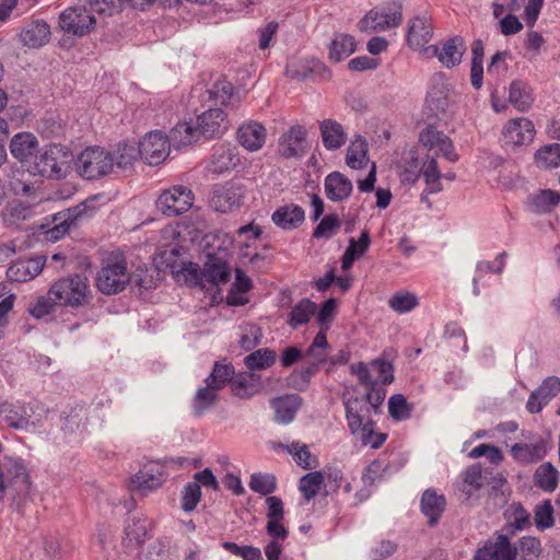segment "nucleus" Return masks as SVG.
I'll return each instance as SVG.
<instances>
[{"instance_id":"nucleus-1","label":"nucleus","mask_w":560,"mask_h":560,"mask_svg":"<svg viewBox=\"0 0 560 560\" xmlns=\"http://www.w3.org/2000/svg\"><path fill=\"white\" fill-rule=\"evenodd\" d=\"M233 91L232 83L219 80L202 94V100L209 103V108L197 117L199 132L203 137L209 139L220 137L229 129L228 114L222 108L212 106H226L233 96Z\"/></svg>"},{"instance_id":"nucleus-2","label":"nucleus","mask_w":560,"mask_h":560,"mask_svg":"<svg viewBox=\"0 0 560 560\" xmlns=\"http://www.w3.org/2000/svg\"><path fill=\"white\" fill-rule=\"evenodd\" d=\"M350 370L358 377L360 384L366 387V393L361 398L365 399L370 410L373 409L377 413L386 396L384 385L394 381L393 365L385 360L377 359L373 361L371 369L360 362L352 364Z\"/></svg>"},{"instance_id":"nucleus-3","label":"nucleus","mask_w":560,"mask_h":560,"mask_svg":"<svg viewBox=\"0 0 560 560\" xmlns=\"http://www.w3.org/2000/svg\"><path fill=\"white\" fill-rule=\"evenodd\" d=\"M47 417V408L37 400L4 401L0 404V424L16 430H27L39 425Z\"/></svg>"},{"instance_id":"nucleus-4","label":"nucleus","mask_w":560,"mask_h":560,"mask_svg":"<svg viewBox=\"0 0 560 560\" xmlns=\"http://www.w3.org/2000/svg\"><path fill=\"white\" fill-rule=\"evenodd\" d=\"M31 487L30 476L24 462L18 457H4L0 462V502L7 489L14 492L13 499L24 497Z\"/></svg>"},{"instance_id":"nucleus-5","label":"nucleus","mask_w":560,"mask_h":560,"mask_svg":"<svg viewBox=\"0 0 560 560\" xmlns=\"http://www.w3.org/2000/svg\"><path fill=\"white\" fill-rule=\"evenodd\" d=\"M89 284L85 277L68 276L57 280L49 289V296L57 305L77 307L86 302Z\"/></svg>"},{"instance_id":"nucleus-6","label":"nucleus","mask_w":560,"mask_h":560,"mask_svg":"<svg viewBox=\"0 0 560 560\" xmlns=\"http://www.w3.org/2000/svg\"><path fill=\"white\" fill-rule=\"evenodd\" d=\"M114 168V155L100 147L83 150L77 160L79 175L88 180L98 179Z\"/></svg>"},{"instance_id":"nucleus-7","label":"nucleus","mask_w":560,"mask_h":560,"mask_svg":"<svg viewBox=\"0 0 560 560\" xmlns=\"http://www.w3.org/2000/svg\"><path fill=\"white\" fill-rule=\"evenodd\" d=\"M130 281L125 259H108L96 276L97 289L107 295L121 292Z\"/></svg>"},{"instance_id":"nucleus-8","label":"nucleus","mask_w":560,"mask_h":560,"mask_svg":"<svg viewBox=\"0 0 560 560\" xmlns=\"http://www.w3.org/2000/svg\"><path fill=\"white\" fill-rule=\"evenodd\" d=\"M59 26L67 34L82 37L95 30L96 18L91 9L79 3L59 14Z\"/></svg>"},{"instance_id":"nucleus-9","label":"nucleus","mask_w":560,"mask_h":560,"mask_svg":"<svg viewBox=\"0 0 560 560\" xmlns=\"http://www.w3.org/2000/svg\"><path fill=\"white\" fill-rule=\"evenodd\" d=\"M194 192L182 185L164 189L156 199V208L166 217L174 218L187 212L194 203Z\"/></svg>"},{"instance_id":"nucleus-10","label":"nucleus","mask_w":560,"mask_h":560,"mask_svg":"<svg viewBox=\"0 0 560 560\" xmlns=\"http://www.w3.org/2000/svg\"><path fill=\"white\" fill-rule=\"evenodd\" d=\"M71 154L60 144H51L37 158L35 170L44 177L59 179L66 176Z\"/></svg>"},{"instance_id":"nucleus-11","label":"nucleus","mask_w":560,"mask_h":560,"mask_svg":"<svg viewBox=\"0 0 560 560\" xmlns=\"http://www.w3.org/2000/svg\"><path fill=\"white\" fill-rule=\"evenodd\" d=\"M419 143L427 150L428 154L433 152L431 156L438 158V155H441L451 163H455L459 159L451 138L432 125L420 132Z\"/></svg>"},{"instance_id":"nucleus-12","label":"nucleus","mask_w":560,"mask_h":560,"mask_svg":"<svg viewBox=\"0 0 560 560\" xmlns=\"http://www.w3.org/2000/svg\"><path fill=\"white\" fill-rule=\"evenodd\" d=\"M474 560H515V552L509 534L494 532L475 551Z\"/></svg>"},{"instance_id":"nucleus-13","label":"nucleus","mask_w":560,"mask_h":560,"mask_svg":"<svg viewBox=\"0 0 560 560\" xmlns=\"http://www.w3.org/2000/svg\"><path fill=\"white\" fill-rule=\"evenodd\" d=\"M196 284L206 287V282L212 285L224 284L230 280V268L226 261L213 254L207 256L201 271L194 269L189 271Z\"/></svg>"},{"instance_id":"nucleus-14","label":"nucleus","mask_w":560,"mask_h":560,"mask_svg":"<svg viewBox=\"0 0 560 560\" xmlns=\"http://www.w3.org/2000/svg\"><path fill=\"white\" fill-rule=\"evenodd\" d=\"M101 198H103L102 195H94L75 207L67 209L63 213H59V217L55 219V221L59 220V222L48 232L50 237L58 240L68 233L71 225L75 224L80 218L89 215L96 209L95 203Z\"/></svg>"},{"instance_id":"nucleus-15","label":"nucleus","mask_w":560,"mask_h":560,"mask_svg":"<svg viewBox=\"0 0 560 560\" xmlns=\"http://www.w3.org/2000/svg\"><path fill=\"white\" fill-rule=\"evenodd\" d=\"M140 158L149 165L162 163L170 154L171 143L160 130L150 131L139 142Z\"/></svg>"},{"instance_id":"nucleus-16","label":"nucleus","mask_w":560,"mask_h":560,"mask_svg":"<svg viewBox=\"0 0 560 560\" xmlns=\"http://www.w3.org/2000/svg\"><path fill=\"white\" fill-rule=\"evenodd\" d=\"M245 188L240 182H229L214 189L210 203L211 207L222 213L232 211L243 205Z\"/></svg>"},{"instance_id":"nucleus-17","label":"nucleus","mask_w":560,"mask_h":560,"mask_svg":"<svg viewBox=\"0 0 560 560\" xmlns=\"http://www.w3.org/2000/svg\"><path fill=\"white\" fill-rule=\"evenodd\" d=\"M285 74L299 81H326L330 78V71L318 59L292 61L287 65Z\"/></svg>"},{"instance_id":"nucleus-18","label":"nucleus","mask_w":560,"mask_h":560,"mask_svg":"<svg viewBox=\"0 0 560 560\" xmlns=\"http://www.w3.org/2000/svg\"><path fill=\"white\" fill-rule=\"evenodd\" d=\"M151 521L140 514L131 515L124 529L122 545L126 549L133 551L140 548L150 537Z\"/></svg>"},{"instance_id":"nucleus-19","label":"nucleus","mask_w":560,"mask_h":560,"mask_svg":"<svg viewBox=\"0 0 560 560\" xmlns=\"http://www.w3.org/2000/svg\"><path fill=\"white\" fill-rule=\"evenodd\" d=\"M535 132L534 124L528 118L510 119L502 130V141L511 147L525 145L533 141Z\"/></svg>"},{"instance_id":"nucleus-20","label":"nucleus","mask_w":560,"mask_h":560,"mask_svg":"<svg viewBox=\"0 0 560 560\" xmlns=\"http://www.w3.org/2000/svg\"><path fill=\"white\" fill-rule=\"evenodd\" d=\"M165 469L159 462H149L131 478L132 491L145 494L148 491L158 489L164 482Z\"/></svg>"},{"instance_id":"nucleus-21","label":"nucleus","mask_w":560,"mask_h":560,"mask_svg":"<svg viewBox=\"0 0 560 560\" xmlns=\"http://www.w3.org/2000/svg\"><path fill=\"white\" fill-rule=\"evenodd\" d=\"M467 47L460 36H453L442 43L441 47L431 45L427 50H432L439 61L447 69H452L462 62Z\"/></svg>"},{"instance_id":"nucleus-22","label":"nucleus","mask_w":560,"mask_h":560,"mask_svg":"<svg viewBox=\"0 0 560 560\" xmlns=\"http://www.w3.org/2000/svg\"><path fill=\"white\" fill-rule=\"evenodd\" d=\"M306 151V130L301 126H292L281 135L278 141V153L285 159L301 158Z\"/></svg>"},{"instance_id":"nucleus-23","label":"nucleus","mask_w":560,"mask_h":560,"mask_svg":"<svg viewBox=\"0 0 560 560\" xmlns=\"http://www.w3.org/2000/svg\"><path fill=\"white\" fill-rule=\"evenodd\" d=\"M345 411L348 428L352 435H357L364 431L370 418V407L366 405L365 399L360 397H350L345 401Z\"/></svg>"},{"instance_id":"nucleus-24","label":"nucleus","mask_w":560,"mask_h":560,"mask_svg":"<svg viewBox=\"0 0 560 560\" xmlns=\"http://www.w3.org/2000/svg\"><path fill=\"white\" fill-rule=\"evenodd\" d=\"M503 517L505 524L503 532L513 537L516 533L528 529L532 526V515L520 502H513L510 504L504 513Z\"/></svg>"},{"instance_id":"nucleus-25","label":"nucleus","mask_w":560,"mask_h":560,"mask_svg":"<svg viewBox=\"0 0 560 560\" xmlns=\"http://www.w3.org/2000/svg\"><path fill=\"white\" fill-rule=\"evenodd\" d=\"M240 162L237 149L230 144H220L214 148L208 171L213 174H223L233 170Z\"/></svg>"},{"instance_id":"nucleus-26","label":"nucleus","mask_w":560,"mask_h":560,"mask_svg":"<svg viewBox=\"0 0 560 560\" xmlns=\"http://www.w3.org/2000/svg\"><path fill=\"white\" fill-rule=\"evenodd\" d=\"M323 145L328 151H336L343 147L348 136L343 126L335 119H324L319 124Z\"/></svg>"},{"instance_id":"nucleus-27","label":"nucleus","mask_w":560,"mask_h":560,"mask_svg":"<svg viewBox=\"0 0 560 560\" xmlns=\"http://www.w3.org/2000/svg\"><path fill=\"white\" fill-rule=\"evenodd\" d=\"M535 101L532 86L524 80L516 79L509 86V102L520 113L528 112Z\"/></svg>"},{"instance_id":"nucleus-28","label":"nucleus","mask_w":560,"mask_h":560,"mask_svg":"<svg viewBox=\"0 0 560 560\" xmlns=\"http://www.w3.org/2000/svg\"><path fill=\"white\" fill-rule=\"evenodd\" d=\"M512 457L523 464H534L542 459L548 453L547 442L539 440L536 443H516L511 447Z\"/></svg>"},{"instance_id":"nucleus-29","label":"nucleus","mask_w":560,"mask_h":560,"mask_svg":"<svg viewBox=\"0 0 560 560\" xmlns=\"http://www.w3.org/2000/svg\"><path fill=\"white\" fill-rule=\"evenodd\" d=\"M238 141L248 151H258L266 141V128L257 121L242 125L237 131Z\"/></svg>"},{"instance_id":"nucleus-30","label":"nucleus","mask_w":560,"mask_h":560,"mask_svg":"<svg viewBox=\"0 0 560 560\" xmlns=\"http://www.w3.org/2000/svg\"><path fill=\"white\" fill-rule=\"evenodd\" d=\"M301 406V398L298 395H284L271 400L275 410V421L279 424L291 423Z\"/></svg>"},{"instance_id":"nucleus-31","label":"nucleus","mask_w":560,"mask_h":560,"mask_svg":"<svg viewBox=\"0 0 560 560\" xmlns=\"http://www.w3.org/2000/svg\"><path fill=\"white\" fill-rule=\"evenodd\" d=\"M401 5L397 4L393 11L387 13H370L361 21L362 30H387L398 26L401 22Z\"/></svg>"},{"instance_id":"nucleus-32","label":"nucleus","mask_w":560,"mask_h":560,"mask_svg":"<svg viewBox=\"0 0 560 560\" xmlns=\"http://www.w3.org/2000/svg\"><path fill=\"white\" fill-rule=\"evenodd\" d=\"M433 26L425 16H416L409 22L407 42L411 48H420L431 40Z\"/></svg>"},{"instance_id":"nucleus-33","label":"nucleus","mask_w":560,"mask_h":560,"mask_svg":"<svg viewBox=\"0 0 560 560\" xmlns=\"http://www.w3.org/2000/svg\"><path fill=\"white\" fill-rule=\"evenodd\" d=\"M43 270L40 258L18 260L7 269V277L10 281L26 282L36 277Z\"/></svg>"},{"instance_id":"nucleus-34","label":"nucleus","mask_w":560,"mask_h":560,"mask_svg":"<svg viewBox=\"0 0 560 560\" xmlns=\"http://www.w3.org/2000/svg\"><path fill=\"white\" fill-rule=\"evenodd\" d=\"M446 501L444 495H440L433 489L423 492L420 508L421 512L428 517L430 526H434L445 510Z\"/></svg>"},{"instance_id":"nucleus-35","label":"nucleus","mask_w":560,"mask_h":560,"mask_svg":"<svg viewBox=\"0 0 560 560\" xmlns=\"http://www.w3.org/2000/svg\"><path fill=\"white\" fill-rule=\"evenodd\" d=\"M352 183L349 178L339 172H334L325 178V191L328 199L332 201H342L347 199L352 191Z\"/></svg>"},{"instance_id":"nucleus-36","label":"nucleus","mask_w":560,"mask_h":560,"mask_svg":"<svg viewBox=\"0 0 560 560\" xmlns=\"http://www.w3.org/2000/svg\"><path fill=\"white\" fill-rule=\"evenodd\" d=\"M23 45L31 48L44 46L50 37V27L45 21H32L21 33Z\"/></svg>"},{"instance_id":"nucleus-37","label":"nucleus","mask_w":560,"mask_h":560,"mask_svg":"<svg viewBox=\"0 0 560 560\" xmlns=\"http://www.w3.org/2000/svg\"><path fill=\"white\" fill-rule=\"evenodd\" d=\"M37 148L36 137L28 132L15 135L10 142L11 154L21 162H26L35 155Z\"/></svg>"},{"instance_id":"nucleus-38","label":"nucleus","mask_w":560,"mask_h":560,"mask_svg":"<svg viewBox=\"0 0 560 560\" xmlns=\"http://www.w3.org/2000/svg\"><path fill=\"white\" fill-rule=\"evenodd\" d=\"M273 223L283 230H293L304 221V210L298 205H285L272 214Z\"/></svg>"},{"instance_id":"nucleus-39","label":"nucleus","mask_w":560,"mask_h":560,"mask_svg":"<svg viewBox=\"0 0 560 560\" xmlns=\"http://www.w3.org/2000/svg\"><path fill=\"white\" fill-rule=\"evenodd\" d=\"M560 472L550 462L539 465L533 476L534 485L544 492H553L559 485Z\"/></svg>"},{"instance_id":"nucleus-40","label":"nucleus","mask_w":560,"mask_h":560,"mask_svg":"<svg viewBox=\"0 0 560 560\" xmlns=\"http://www.w3.org/2000/svg\"><path fill=\"white\" fill-rule=\"evenodd\" d=\"M370 244L371 237L368 230L361 232L358 241L351 237L349 240V246L341 257V269L345 271L349 270L354 260L362 257L368 252Z\"/></svg>"},{"instance_id":"nucleus-41","label":"nucleus","mask_w":560,"mask_h":560,"mask_svg":"<svg viewBox=\"0 0 560 560\" xmlns=\"http://www.w3.org/2000/svg\"><path fill=\"white\" fill-rule=\"evenodd\" d=\"M346 163L353 170H360L368 165V142L362 136H357L348 147Z\"/></svg>"},{"instance_id":"nucleus-42","label":"nucleus","mask_w":560,"mask_h":560,"mask_svg":"<svg viewBox=\"0 0 560 560\" xmlns=\"http://www.w3.org/2000/svg\"><path fill=\"white\" fill-rule=\"evenodd\" d=\"M515 560H538L542 555L541 541L535 536H523L513 544Z\"/></svg>"},{"instance_id":"nucleus-43","label":"nucleus","mask_w":560,"mask_h":560,"mask_svg":"<svg viewBox=\"0 0 560 560\" xmlns=\"http://www.w3.org/2000/svg\"><path fill=\"white\" fill-rule=\"evenodd\" d=\"M199 132L198 126L195 127L190 122H178L167 136L171 145L179 149L180 147L189 145L198 140Z\"/></svg>"},{"instance_id":"nucleus-44","label":"nucleus","mask_w":560,"mask_h":560,"mask_svg":"<svg viewBox=\"0 0 560 560\" xmlns=\"http://www.w3.org/2000/svg\"><path fill=\"white\" fill-rule=\"evenodd\" d=\"M482 487V469L480 465L475 464L466 468L463 474V482L459 487L464 500L468 501Z\"/></svg>"},{"instance_id":"nucleus-45","label":"nucleus","mask_w":560,"mask_h":560,"mask_svg":"<svg viewBox=\"0 0 560 560\" xmlns=\"http://www.w3.org/2000/svg\"><path fill=\"white\" fill-rule=\"evenodd\" d=\"M421 175L428 186V192H440L443 190V186L441 184L443 174L439 170L435 156L427 154L425 161L422 162Z\"/></svg>"},{"instance_id":"nucleus-46","label":"nucleus","mask_w":560,"mask_h":560,"mask_svg":"<svg viewBox=\"0 0 560 560\" xmlns=\"http://www.w3.org/2000/svg\"><path fill=\"white\" fill-rule=\"evenodd\" d=\"M322 363L314 359L310 364L293 371L288 377L289 385L296 390H305L312 377L318 372Z\"/></svg>"},{"instance_id":"nucleus-47","label":"nucleus","mask_w":560,"mask_h":560,"mask_svg":"<svg viewBox=\"0 0 560 560\" xmlns=\"http://www.w3.org/2000/svg\"><path fill=\"white\" fill-rule=\"evenodd\" d=\"M355 50V40L347 34L337 35L329 47V58L335 62L349 57Z\"/></svg>"},{"instance_id":"nucleus-48","label":"nucleus","mask_w":560,"mask_h":560,"mask_svg":"<svg viewBox=\"0 0 560 560\" xmlns=\"http://www.w3.org/2000/svg\"><path fill=\"white\" fill-rule=\"evenodd\" d=\"M535 163L544 170L557 168L560 166V143H550L541 147L535 153Z\"/></svg>"},{"instance_id":"nucleus-49","label":"nucleus","mask_w":560,"mask_h":560,"mask_svg":"<svg viewBox=\"0 0 560 560\" xmlns=\"http://www.w3.org/2000/svg\"><path fill=\"white\" fill-rule=\"evenodd\" d=\"M423 160L419 158L415 150H409L402 155L401 179L413 184L421 175Z\"/></svg>"},{"instance_id":"nucleus-50","label":"nucleus","mask_w":560,"mask_h":560,"mask_svg":"<svg viewBox=\"0 0 560 560\" xmlns=\"http://www.w3.org/2000/svg\"><path fill=\"white\" fill-rule=\"evenodd\" d=\"M316 308V303L312 302L310 299L301 300L292 308L288 324L291 327L296 328L308 323L311 317L315 314Z\"/></svg>"},{"instance_id":"nucleus-51","label":"nucleus","mask_w":560,"mask_h":560,"mask_svg":"<svg viewBox=\"0 0 560 560\" xmlns=\"http://www.w3.org/2000/svg\"><path fill=\"white\" fill-rule=\"evenodd\" d=\"M324 480L325 476L319 470L311 471L300 479L299 490L307 502L318 494Z\"/></svg>"},{"instance_id":"nucleus-52","label":"nucleus","mask_w":560,"mask_h":560,"mask_svg":"<svg viewBox=\"0 0 560 560\" xmlns=\"http://www.w3.org/2000/svg\"><path fill=\"white\" fill-rule=\"evenodd\" d=\"M234 373L233 364L217 362L205 382L208 386L220 390L228 382L233 380Z\"/></svg>"},{"instance_id":"nucleus-53","label":"nucleus","mask_w":560,"mask_h":560,"mask_svg":"<svg viewBox=\"0 0 560 560\" xmlns=\"http://www.w3.org/2000/svg\"><path fill=\"white\" fill-rule=\"evenodd\" d=\"M276 360L277 354L275 350L261 348L248 354L244 362L249 370H265L273 365Z\"/></svg>"},{"instance_id":"nucleus-54","label":"nucleus","mask_w":560,"mask_h":560,"mask_svg":"<svg viewBox=\"0 0 560 560\" xmlns=\"http://www.w3.org/2000/svg\"><path fill=\"white\" fill-rule=\"evenodd\" d=\"M534 523L540 532L555 525V510L549 499L542 500L534 508Z\"/></svg>"},{"instance_id":"nucleus-55","label":"nucleus","mask_w":560,"mask_h":560,"mask_svg":"<svg viewBox=\"0 0 560 560\" xmlns=\"http://www.w3.org/2000/svg\"><path fill=\"white\" fill-rule=\"evenodd\" d=\"M560 201V195L557 191L545 189L532 197L530 207L534 212H550Z\"/></svg>"},{"instance_id":"nucleus-56","label":"nucleus","mask_w":560,"mask_h":560,"mask_svg":"<svg viewBox=\"0 0 560 560\" xmlns=\"http://www.w3.org/2000/svg\"><path fill=\"white\" fill-rule=\"evenodd\" d=\"M218 390L206 384L205 387H200L196 392L192 400V409L196 416H201L206 410L214 406L218 399Z\"/></svg>"},{"instance_id":"nucleus-57","label":"nucleus","mask_w":560,"mask_h":560,"mask_svg":"<svg viewBox=\"0 0 560 560\" xmlns=\"http://www.w3.org/2000/svg\"><path fill=\"white\" fill-rule=\"evenodd\" d=\"M248 486L256 493L269 495L276 491L277 478L272 474L254 472L250 476Z\"/></svg>"},{"instance_id":"nucleus-58","label":"nucleus","mask_w":560,"mask_h":560,"mask_svg":"<svg viewBox=\"0 0 560 560\" xmlns=\"http://www.w3.org/2000/svg\"><path fill=\"white\" fill-rule=\"evenodd\" d=\"M418 298L408 291L395 293L388 301L389 307L398 314L411 312L418 306Z\"/></svg>"},{"instance_id":"nucleus-59","label":"nucleus","mask_w":560,"mask_h":560,"mask_svg":"<svg viewBox=\"0 0 560 560\" xmlns=\"http://www.w3.org/2000/svg\"><path fill=\"white\" fill-rule=\"evenodd\" d=\"M112 154L114 155V165L119 168H127L140 156V148L139 144L136 145L135 143H121L117 151Z\"/></svg>"},{"instance_id":"nucleus-60","label":"nucleus","mask_w":560,"mask_h":560,"mask_svg":"<svg viewBox=\"0 0 560 560\" xmlns=\"http://www.w3.org/2000/svg\"><path fill=\"white\" fill-rule=\"evenodd\" d=\"M412 407L401 394L393 395L388 400V412L397 421H404L410 418Z\"/></svg>"},{"instance_id":"nucleus-61","label":"nucleus","mask_w":560,"mask_h":560,"mask_svg":"<svg viewBox=\"0 0 560 560\" xmlns=\"http://www.w3.org/2000/svg\"><path fill=\"white\" fill-rule=\"evenodd\" d=\"M376 423L374 421H369L365 425L364 431L355 435L358 440H360L362 446H370L374 450L381 447L383 443L387 439L386 433H380L375 431Z\"/></svg>"},{"instance_id":"nucleus-62","label":"nucleus","mask_w":560,"mask_h":560,"mask_svg":"<svg viewBox=\"0 0 560 560\" xmlns=\"http://www.w3.org/2000/svg\"><path fill=\"white\" fill-rule=\"evenodd\" d=\"M560 392V378L557 376H548L542 381L540 386L532 392V400L537 397L542 399V402H549Z\"/></svg>"},{"instance_id":"nucleus-63","label":"nucleus","mask_w":560,"mask_h":560,"mask_svg":"<svg viewBox=\"0 0 560 560\" xmlns=\"http://www.w3.org/2000/svg\"><path fill=\"white\" fill-rule=\"evenodd\" d=\"M201 498V488L199 483L190 481L185 485L182 491V509L185 512H191L196 509Z\"/></svg>"},{"instance_id":"nucleus-64","label":"nucleus","mask_w":560,"mask_h":560,"mask_svg":"<svg viewBox=\"0 0 560 560\" xmlns=\"http://www.w3.org/2000/svg\"><path fill=\"white\" fill-rule=\"evenodd\" d=\"M222 547L242 560H264L261 550L255 546H238L233 541H224Z\"/></svg>"}]
</instances>
